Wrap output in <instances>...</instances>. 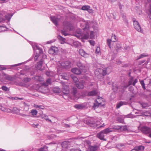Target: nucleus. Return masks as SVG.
<instances>
[{
  "label": "nucleus",
  "mask_w": 151,
  "mask_h": 151,
  "mask_svg": "<svg viewBox=\"0 0 151 151\" xmlns=\"http://www.w3.org/2000/svg\"><path fill=\"white\" fill-rule=\"evenodd\" d=\"M125 145L124 144L122 143H119L116 145L117 148L120 150H122L125 147Z\"/></svg>",
  "instance_id": "20"
},
{
  "label": "nucleus",
  "mask_w": 151,
  "mask_h": 151,
  "mask_svg": "<svg viewBox=\"0 0 151 151\" xmlns=\"http://www.w3.org/2000/svg\"><path fill=\"white\" fill-rule=\"evenodd\" d=\"M21 116H23V117H25L27 116V115L26 114H23L22 113L20 114H19Z\"/></svg>",
  "instance_id": "61"
},
{
  "label": "nucleus",
  "mask_w": 151,
  "mask_h": 151,
  "mask_svg": "<svg viewBox=\"0 0 151 151\" xmlns=\"http://www.w3.org/2000/svg\"><path fill=\"white\" fill-rule=\"evenodd\" d=\"M63 126L65 128H69L71 126L69 124H65L63 125Z\"/></svg>",
  "instance_id": "58"
},
{
  "label": "nucleus",
  "mask_w": 151,
  "mask_h": 151,
  "mask_svg": "<svg viewBox=\"0 0 151 151\" xmlns=\"http://www.w3.org/2000/svg\"><path fill=\"white\" fill-rule=\"evenodd\" d=\"M90 151H96L97 149V147L96 146H90L89 147Z\"/></svg>",
  "instance_id": "23"
},
{
  "label": "nucleus",
  "mask_w": 151,
  "mask_h": 151,
  "mask_svg": "<svg viewBox=\"0 0 151 151\" xmlns=\"http://www.w3.org/2000/svg\"><path fill=\"white\" fill-rule=\"evenodd\" d=\"M89 42L91 45L92 46H94L95 45V42L93 40H90L89 41Z\"/></svg>",
  "instance_id": "55"
},
{
  "label": "nucleus",
  "mask_w": 151,
  "mask_h": 151,
  "mask_svg": "<svg viewBox=\"0 0 151 151\" xmlns=\"http://www.w3.org/2000/svg\"><path fill=\"white\" fill-rule=\"evenodd\" d=\"M70 151H81L79 148H72L70 149Z\"/></svg>",
  "instance_id": "53"
},
{
  "label": "nucleus",
  "mask_w": 151,
  "mask_h": 151,
  "mask_svg": "<svg viewBox=\"0 0 151 151\" xmlns=\"http://www.w3.org/2000/svg\"><path fill=\"white\" fill-rule=\"evenodd\" d=\"M1 89L5 91H9V89L7 87L4 86H2Z\"/></svg>",
  "instance_id": "46"
},
{
  "label": "nucleus",
  "mask_w": 151,
  "mask_h": 151,
  "mask_svg": "<svg viewBox=\"0 0 151 151\" xmlns=\"http://www.w3.org/2000/svg\"><path fill=\"white\" fill-rule=\"evenodd\" d=\"M140 82L143 89L144 90H145L146 89V88L144 81L143 80H140Z\"/></svg>",
  "instance_id": "38"
},
{
  "label": "nucleus",
  "mask_w": 151,
  "mask_h": 151,
  "mask_svg": "<svg viewBox=\"0 0 151 151\" xmlns=\"http://www.w3.org/2000/svg\"><path fill=\"white\" fill-rule=\"evenodd\" d=\"M96 54L100 55L101 54L100 49L99 47H97L96 50Z\"/></svg>",
  "instance_id": "42"
},
{
  "label": "nucleus",
  "mask_w": 151,
  "mask_h": 151,
  "mask_svg": "<svg viewBox=\"0 0 151 151\" xmlns=\"http://www.w3.org/2000/svg\"><path fill=\"white\" fill-rule=\"evenodd\" d=\"M77 65L79 68H82L83 67V65L81 62H79L77 63Z\"/></svg>",
  "instance_id": "44"
},
{
  "label": "nucleus",
  "mask_w": 151,
  "mask_h": 151,
  "mask_svg": "<svg viewBox=\"0 0 151 151\" xmlns=\"http://www.w3.org/2000/svg\"><path fill=\"white\" fill-rule=\"evenodd\" d=\"M133 22L134 23V26L135 29L138 32H142V31L141 30L140 26L138 21H136L135 19H133Z\"/></svg>",
  "instance_id": "5"
},
{
  "label": "nucleus",
  "mask_w": 151,
  "mask_h": 151,
  "mask_svg": "<svg viewBox=\"0 0 151 151\" xmlns=\"http://www.w3.org/2000/svg\"><path fill=\"white\" fill-rule=\"evenodd\" d=\"M127 104V103L126 101H120L116 104V108L117 109H119L122 106L126 105Z\"/></svg>",
  "instance_id": "17"
},
{
  "label": "nucleus",
  "mask_w": 151,
  "mask_h": 151,
  "mask_svg": "<svg viewBox=\"0 0 151 151\" xmlns=\"http://www.w3.org/2000/svg\"><path fill=\"white\" fill-rule=\"evenodd\" d=\"M41 116L42 118V119H44L46 120H48L50 122H52V121L51 120L48 118V116L47 115H46L45 114H42L41 115Z\"/></svg>",
  "instance_id": "22"
},
{
  "label": "nucleus",
  "mask_w": 151,
  "mask_h": 151,
  "mask_svg": "<svg viewBox=\"0 0 151 151\" xmlns=\"http://www.w3.org/2000/svg\"><path fill=\"white\" fill-rule=\"evenodd\" d=\"M120 126H113L112 128L111 129H112L113 131V129H115L116 131H118L119 132V129H120Z\"/></svg>",
  "instance_id": "30"
},
{
  "label": "nucleus",
  "mask_w": 151,
  "mask_h": 151,
  "mask_svg": "<svg viewBox=\"0 0 151 151\" xmlns=\"http://www.w3.org/2000/svg\"><path fill=\"white\" fill-rule=\"evenodd\" d=\"M98 100H100L99 98H98ZM101 100L99 101L97 100H96L95 102L93 104V108L95 110L96 109L98 108V107H102L104 105V104H102L101 102L100 101Z\"/></svg>",
  "instance_id": "7"
},
{
  "label": "nucleus",
  "mask_w": 151,
  "mask_h": 151,
  "mask_svg": "<svg viewBox=\"0 0 151 151\" xmlns=\"http://www.w3.org/2000/svg\"><path fill=\"white\" fill-rule=\"evenodd\" d=\"M113 132L112 129L108 128L101 131L97 134V137L101 140H106L104 137L109 133Z\"/></svg>",
  "instance_id": "2"
},
{
  "label": "nucleus",
  "mask_w": 151,
  "mask_h": 151,
  "mask_svg": "<svg viewBox=\"0 0 151 151\" xmlns=\"http://www.w3.org/2000/svg\"><path fill=\"white\" fill-rule=\"evenodd\" d=\"M72 93L74 96H75L77 93V89L75 87H73L72 88Z\"/></svg>",
  "instance_id": "33"
},
{
  "label": "nucleus",
  "mask_w": 151,
  "mask_h": 151,
  "mask_svg": "<svg viewBox=\"0 0 151 151\" xmlns=\"http://www.w3.org/2000/svg\"><path fill=\"white\" fill-rule=\"evenodd\" d=\"M43 59H41L40 61H39L38 63V66H41L43 62Z\"/></svg>",
  "instance_id": "50"
},
{
  "label": "nucleus",
  "mask_w": 151,
  "mask_h": 151,
  "mask_svg": "<svg viewBox=\"0 0 151 151\" xmlns=\"http://www.w3.org/2000/svg\"><path fill=\"white\" fill-rule=\"evenodd\" d=\"M148 55L145 53H144L142 54H141L138 58L137 60H139L141 58H144L145 57L148 56Z\"/></svg>",
  "instance_id": "35"
},
{
  "label": "nucleus",
  "mask_w": 151,
  "mask_h": 151,
  "mask_svg": "<svg viewBox=\"0 0 151 151\" xmlns=\"http://www.w3.org/2000/svg\"><path fill=\"white\" fill-rule=\"evenodd\" d=\"M78 44L79 42H74L72 44V45L74 46L75 47H77L78 46Z\"/></svg>",
  "instance_id": "40"
},
{
  "label": "nucleus",
  "mask_w": 151,
  "mask_h": 151,
  "mask_svg": "<svg viewBox=\"0 0 151 151\" xmlns=\"http://www.w3.org/2000/svg\"><path fill=\"white\" fill-rule=\"evenodd\" d=\"M6 69V68L4 66H2V65H0V70H3Z\"/></svg>",
  "instance_id": "57"
},
{
  "label": "nucleus",
  "mask_w": 151,
  "mask_h": 151,
  "mask_svg": "<svg viewBox=\"0 0 151 151\" xmlns=\"http://www.w3.org/2000/svg\"><path fill=\"white\" fill-rule=\"evenodd\" d=\"M141 131L144 134H147L151 132V128L146 126H139L138 127Z\"/></svg>",
  "instance_id": "4"
},
{
  "label": "nucleus",
  "mask_w": 151,
  "mask_h": 151,
  "mask_svg": "<svg viewBox=\"0 0 151 151\" xmlns=\"http://www.w3.org/2000/svg\"><path fill=\"white\" fill-rule=\"evenodd\" d=\"M39 151H45L43 148H41L40 149Z\"/></svg>",
  "instance_id": "64"
},
{
  "label": "nucleus",
  "mask_w": 151,
  "mask_h": 151,
  "mask_svg": "<svg viewBox=\"0 0 151 151\" xmlns=\"http://www.w3.org/2000/svg\"><path fill=\"white\" fill-rule=\"evenodd\" d=\"M107 68H105L102 70V74L103 76H105L107 74Z\"/></svg>",
  "instance_id": "41"
},
{
  "label": "nucleus",
  "mask_w": 151,
  "mask_h": 151,
  "mask_svg": "<svg viewBox=\"0 0 151 151\" xmlns=\"http://www.w3.org/2000/svg\"><path fill=\"white\" fill-rule=\"evenodd\" d=\"M71 71L73 73L77 75H79L81 73V70L79 69L76 68L72 69Z\"/></svg>",
  "instance_id": "13"
},
{
  "label": "nucleus",
  "mask_w": 151,
  "mask_h": 151,
  "mask_svg": "<svg viewBox=\"0 0 151 151\" xmlns=\"http://www.w3.org/2000/svg\"><path fill=\"white\" fill-rule=\"evenodd\" d=\"M130 85H129V84L128 85H125L124 86V88H126Z\"/></svg>",
  "instance_id": "62"
},
{
  "label": "nucleus",
  "mask_w": 151,
  "mask_h": 151,
  "mask_svg": "<svg viewBox=\"0 0 151 151\" xmlns=\"http://www.w3.org/2000/svg\"><path fill=\"white\" fill-rule=\"evenodd\" d=\"M128 130L127 126H120L119 132H122L123 131H126Z\"/></svg>",
  "instance_id": "19"
},
{
  "label": "nucleus",
  "mask_w": 151,
  "mask_h": 151,
  "mask_svg": "<svg viewBox=\"0 0 151 151\" xmlns=\"http://www.w3.org/2000/svg\"><path fill=\"white\" fill-rule=\"evenodd\" d=\"M50 19L55 24V25L57 26L58 25V22L60 20V16H51L50 17Z\"/></svg>",
  "instance_id": "6"
},
{
  "label": "nucleus",
  "mask_w": 151,
  "mask_h": 151,
  "mask_svg": "<svg viewBox=\"0 0 151 151\" xmlns=\"http://www.w3.org/2000/svg\"><path fill=\"white\" fill-rule=\"evenodd\" d=\"M135 149L137 150V151L141 150L142 151L144 150L145 147L142 145L139 146H137L135 147Z\"/></svg>",
  "instance_id": "26"
},
{
  "label": "nucleus",
  "mask_w": 151,
  "mask_h": 151,
  "mask_svg": "<svg viewBox=\"0 0 151 151\" xmlns=\"http://www.w3.org/2000/svg\"><path fill=\"white\" fill-rule=\"evenodd\" d=\"M71 77L72 78L74 81H75L76 83H77L76 82L78 80V78L73 75H71Z\"/></svg>",
  "instance_id": "48"
},
{
  "label": "nucleus",
  "mask_w": 151,
  "mask_h": 151,
  "mask_svg": "<svg viewBox=\"0 0 151 151\" xmlns=\"http://www.w3.org/2000/svg\"><path fill=\"white\" fill-rule=\"evenodd\" d=\"M31 79L29 78H25L23 79V81L25 83H27L30 81Z\"/></svg>",
  "instance_id": "39"
},
{
  "label": "nucleus",
  "mask_w": 151,
  "mask_h": 151,
  "mask_svg": "<svg viewBox=\"0 0 151 151\" xmlns=\"http://www.w3.org/2000/svg\"><path fill=\"white\" fill-rule=\"evenodd\" d=\"M12 15L13 14H6L5 15V17L6 20H8V21L9 22L12 16Z\"/></svg>",
  "instance_id": "25"
},
{
  "label": "nucleus",
  "mask_w": 151,
  "mask_h": 151,
  "mask_svg": "<svg viewBox=\"0 0 151 151\" xmlns=\"http://www.w3.org/2000/svg\"><path fill=\"white\" fill-rule=\"evenodd\" d=\"M51 80L50 78H48L45 82L43 83V85L46 86H47L49 84H51Z\"/></svg>",
  "instance_id": "21"
},
{
  "label": "nucleus",
  "mask_w": 151,
  "mask_h": 151,
  "mask_svg": "<svg viewBox=\"0 0 151 151\" xmlns=\"http://www.w3.org/2000/svg\"><path fill=\"white\" fill-rule=\"evenodd\" d=\"M98 93L97 90H94L88 92V95L91 96H96L97 95Z\"/></svg>",
  "instance_id": "15"
},
{
  "label": "nucleus",
  "mask_w": 151,
  "mask_h": 151,
  "mask_svg": "<svg viewBox=\"0 0 151 151\" xmlns=\"http://www.w3.org/2000/svg\"><path fill=\"white\" fill-rule=\"evenodd\" d=\"M141 105L142 106L143 108H145L147 107L148 106V104L147 103H142L141 104Z\"/></svg>",
  "instance_id": "52"
},
{
  "label": "nucleus",
  "mask_w": 151,
  "mask_h": 151,
  "mask_svg": "<svg viewBox=\"0 0 151 151\" xmlns=\"http://www.w3.org/2000/svg\"><path fill=\"white\" fill-rule=\"evenodd\" d=\"M35 107L36 108H39L41 109H43L44 108V106L42 105H35Z\"/></svg>",
  "instance_id": "47"
},
{
  "label": "nucleus",
  "mask_w": 151,
  "mask_h": 151,
  "mask_svg": "<svg viewBox=\"0 0 151 151\" xmlns=\"http://www.w3.org/2000/svg\"><path fill=\"white\" fill-rule=\"evenodd\" d=\"M111 40L112 42H115L117 41V39L115 35L113 34L111 36Z\"/></svg>",
  "instance_id": "28"
},
{
  "label": "nucleus",
  "mask_w": 151,
  "mask_h": 151,
  "mask_svg": "<svg viewBox=\"0 0 151 151\" xmlns=\"http://www.w3.org/2000/svg\"><path fill=\"white\" fill-rule=\"evenodd\" d=\"M0 109L3 111H6V108H5V107H3L2 106H1V108H0Z\"/></svg>",
  "instance_id": "56"
},
{
  "label": "nucleus",
  "mask_w": 151,
  "mask_h": 151,
  "mask_svg": "<svg viewBox=\"0 0 151 151\" xmlns=\"http://www.w3.org/2000/svg\"><path fill=\"white\" fill-rule=\"evenodd\" d=\"M22 64V63H19V64H15V65H12V67H14V66H19L21 64Z\"/></svg>",
  "instance_id": "60"
},
{
  "label": "nucleus",
  "mask_w": 151,
  "mask_h": 151,
  "mask_svg": "<svg viewBox=\"0 0 151 151\" xmlns=\"http://www.w3.org/2000/svg\"><path fill=\"white\" fill-rule=\"evenodd\" d=\"M117 121L120 123H124V119L121 117H118L117 118Z\"/></svg>",
  "instance_id": "29"
},
{
  "label": "nucleus",
  "mask_w": 151,
  "mask_h": 151,
  "mask_svg": "<svg viewBox=\"0 0 151 151\" xmlns=\"http://www.w3.org/2000/svg\"><path fill=\"white\" fill-rule=\"evenodd\" d=\"M32 46L34 49L35 53H36V54L34 57L35 61H36L39 56L41 55H43V57H45V58L46 57L45 55H44L42 54L43 51L41 48L40 47L37 45H35V47L34 46Z\"/></svg>",
  "instance_id": "3"
},
{
  "label": "nucleus",
  "mask_w": 151,
  "mask_h": 151,
  "mask_svg": "<svg viewBox=\"0 0 151 151\" xmlns=\"http://www.w3.org/2000/svg\"><path fill=\"white\" fill-rule=\"evenodd\" d=\"M88 36L87 35H85L83 37V38L85 39H87L88 38Z\"/></svg>",
  "instance_id": "59"
},
{
  "label": "nucleus",
  "mask_w": 151,
  "mask_h": 151,
  "mask_svg": "<svg viewBox=\"0 0 151 151\" xmlns=\"http://www.w3.org/2000/svg\"><path fill=\"white\" fill-rule=\"evenodd\" d=\"M58 38L59 40L64 42L65 41V38L63 37L62 36L60 35H58Z\"/></svg>",
  "instance_id": "49"
},
{
  "label": "nucleus",
  "mask_w": 151,
  "mask_h": 151,
  "mask_svg": "<svg viewBox=\"0 0 151 151\" xmlns=\"http://www.w3.org/2000/svg\"><path fill=\"white\" fill-rule=\"evenodd\" d=\"M62 147L63 148H66L68 147V142L66 141L63 142L61 144Z\"/></svg>",
  "instance_id": "31"
},
{
  "label": "nucleus",
  "mask_w": 151,
  "mask_h": 151,
  "mask_svg": "<svg viewBox=\"0 0 151 151\" xmlns=\"http://www.w3.org/2000/svg\"><path fill=\"white\" fill-rule=\"evenodd\" d=\"M58 50V49L57 47L52 46L49 50L48 52L50 54H53L57 53Z\"/></svg>",
  "instance_id": "10"
},
{
  "label": "nucleus",
  "mask_w": 151,
  "mask_h": 151,
  "mask_svg": "<svg viewBox=\"0 0 151 151\" xmlns=\"http://www.w3.org/2000/svg\"><path fill=\"white\" fill-rule=\"evenodd\" d=\"M84 83L83 81L77 83L76 84V86L79 89H82L84 88Z\"/></svg>",
  "instance_id": "14"
},
{
  "label": "nucleus",
  "mask_w": 151,
  "mask_h": 151,
  "mask_svg": "<svg viewBox=\"0 0 151 151\" xmlns=\"http://www.w3.org/2000/svg\"><path fill=\"white\" fill-rule=\"evenodd\" d=\"M134 78L132 76H130L128 82L129 85H132L135 86V84L138 82L137 78L135 79L134 81Z\"/></svg>",
  "instance_id": "9"
},
{
  "label": "nucleus",
  "mask_w": 151,
  "mask_h": 151,
  "mask_svg": "<svg viewBox=\"0 0 151 151\" xmlns=\"http://www.w3.org/2000/svg\"><path fill=\"white\" fill-rule=\"evenodd\" d=\"M53 91L56 93H60L61 92V90L59 87H55L53 89Z\"/></svg>",
  "instance_id": "24"
},
{
  "label": "nucleus",
  "mask_w": 151,
  "mask_h": 151,
  "mask_svg": "<svg viewBox=\"0 0 151 151\" xmlns=\"http://www.w3.org/2000/svg\"><path fill=\"white\" fill-rule=\"evenodd\" d=\"M75 107L78 109H81L83 108V106L82 104H76L75 105Z\"/></svg>",
  "instance_id": "34"
},
{
  "label": "nucleus",
  "mask_w": 151,
  "mask_h": 151,
  "mask_svg": "<svg viewBox=\"0 0 151 151\" xmlns=\"http://www.w3.org/2000/svg\"><path fill=\"white\" fill-rule=\"evenodd\" d=\"M37 111L35 109H32L31 111V113L33 116H35L37 114Z\"/></svg>",
  "instance_id": "37"
},
{
  "label": "nucleus",
  "mask_w": 151,
  "mask_h": 151,
  "mask_svg": "<svg viewBox=\"0 0 151 151\" xmlns=\"http://www.w3.org/2000/svg\"><path fill=\"white\" fill-rule=\"evenodd\" d=\"M94 32L93 31H91L90 34V38L93 39L94 37Z\"/></svg>",
  "instance_id": "51"
},
{
  "label": "nucleus",
  "mask_w": 151,
  "mask_h": 151,
  "mask_svg": "<svg viewBox=\"0 0 151 151\" xmlns=\"http://www.w3.org/2000/svg\"><path fill=\"white\" fill-rule=\"evenodd\" d=\"M64 28L61 31L62 34L64 36H66L69 35L67 32L69 31L72 30L73 28V25L70 22L64 21L63 22Z\"/></svg>",
  "instance_id": "1"
},
{
  "label": "nucleus",
  "mask_w": 151,
  "mask_h": 151,
  "mask_svg": "<svg viewBox=\"0 0 151 151\" xmlns=\"http://www.w3.org/2000/svg\"><path fill=\"white\" fill-rule=\"evenodd\" d=\"M13 111L15 114H18L19 112V110L17 108H14L13 109Z\"/></svg>",
  "instance_id": "36"
},
{
  "label": "nucleus",
  "mask_w": 151,
  "mask_h": 151,
  "mask_svg": "<svg viewBox=\"0 0 151 151\" xmlns=\"http://www.w3.org/2000/svg\"><path fill=\"white\" fill-rule=\"evenodd\" d=\"M34 79L37 81H43V78L40 76H36L34 77Z\"/></svg>",
  "instance_id": "18"
},
{
  "label": "nucleus",
  "mask_w": 151,
  "mask_h": 151,
  "mask_svg": "<svg viewBox=\"0 0 151 151\" xmlns=\"http://www.w3.org/2000/svg\"><path fill=\"white\" fill-rule=\"evenodd\" d=\"M121 47V45L119 43H117L116 45V50H119Z\"/></svg>",
  "instance_id": "54"
},
{
  "label": "nucleus",
  "mask_w": 151,
  "mask_h": 151,
  "mask_svg": "<svg viewBox=\"0 0 151 151\" xmlns=\"http://www.w3.org/2000/svg\"><path fill=\"white\" fill-rule=\"evenodd\" d=\"M112 41L110 39H108L107 40V44L109 47L111 48V42Z\"/></svg>",
  "instance_id": "43"
},
{
  "label": "nucleus",
  "mask_w": 151,
  "mask_h": 151,
  "mask_svg": "<svg viewBox=\"0 0 151 151\" xmlns=\"http://www.w3.org/2000/svg\"><path fill=\"white\" fill-rule=\"evenodd\" d=\"M90 8V6L88 5H85L83 6L81 9L83 10H88Z\"/></svg>",
  "instance_id": "32"
},
{
  "label": "nucleus",
  "mask_w": 151,
  "mask_h": 151,
  "mask_svg": "<svg viewBox=\"0 0 151 151\" xmlns=\"http://www.w3.org/2000/svg\"><path fill=\"white\" fill-rule=\"evenodd\" d=\"M63 92L65 94H68L69 93L68 88V86H65L64 84H63Z\"/></svg>",
  "instance_id": "16"
},
{
  "label": "nucleus",
  "mask_w": 151,
  "mask_h": 151,
  "mask_svg": "<svg viewBox=\"0 0 151 151\" xmlns=\"http://www.w3.org/2000/svg\"><path fill=\"white\" fill-rule=\"evenodd\" d=\"M86 123L91 127H94L96 126L95 122L92 119H88L86 120Z\"/></svg>",
  "instance_id": "11"
},
{
  "label": "nucleus",
  "mask_w": 151,
  "mask_h": 151,
  "mask_svg": "<svg viewBox=\"0 0 151 151\" xmlns=\"http://www.w3.org/2000/svg\"><path fill=\"white\" fill-rule=\"evenodd\" d=\"M122 18L124 20V21L126 23H128V20L127 18L126 17V16L125 15H124V14L122 15Z\"/></svg>",
  "instance_id": "45"
},
{
  "label": "nucleus",
  "mask_w": 151,
  "mask_h": 151,
  "mask_svg": "<svg viewBox=\"0 0 151 151\" xmlns=\"http://www.w3.org/2000/svg\"><path fill=\"white\" fill-rule=\"evenodd\" d=\"M79 53L81 56L85 58L88 57L89 56L88 55L83 49H80L79 50Z\"/></svg>",
  "instance_id": "12"
},
{
  "label": "nucleus",
  "mask_w": 151,
  "mask_h": 151,
  "mask_svg": "<svg viewBox=\"0 0 151 151\" xmlns=\"http://www.w3.org/2000/svg\"><path fill=\"white\" fill-rule=\"evenodd\" d=\"M71 62L69 61H65L61 62L60 64L62 68H68L70 66Z\"/></svg>",
  "instance_id": "8"
},
{
  "label": "nucleus",
  "mask_w": 151,
  "mask_h": 151,
  "mask_svg": "<svg viewBox=\"0 0 151 151\" xmlns=\"http://www.w3.org/2000/svg\"><path fill=\"white\" fill-rule=\"evenodd\" d=\"M14 77L10 75H7L6 77V79L8 81H12L14 80Z\"/></svg>",
  "instance_id": "27"
},
{
  "label": "nucleus",
  "mask_w": 151,
  "mask_h": 151,
  "mask_svg": "<svg viewBox=\"0 0 151 151\" xmlns=\"http://www.w3.org/2000/svg\"><path fill=\"white\" fill-rule=\"evenodd\" d=\"M32 125L33 127H37V124H32Z\"/></svg>",
  "instance_id": "63"
}]
</instances>
